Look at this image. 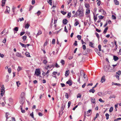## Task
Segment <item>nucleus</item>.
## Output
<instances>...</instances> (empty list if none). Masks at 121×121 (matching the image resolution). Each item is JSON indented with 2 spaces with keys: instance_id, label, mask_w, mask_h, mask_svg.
Masks as SVG:
<instances>
[{
  "instance_id": "1",
  "label": "nucleus",
  "mask_w": 121,
  "mask_h": 121,
  "mask_svg": "<svg viewBox=\"0 0 121 121\" xmlns=\"http://www.w3.org/2000/svg\"><path fill=\"white\" fill-rule=\"evenodd\" d=\"M77 15L79 16L80 17H82L84 15V12L82 10L79 9L77 10L75 14L74 15L75 17H77Z\"/></svg>"
},
{
  "instance_id": "2",
  "label": "nucleus",
  "mask_w": 121,
  "mask_h": 121,
  "mask_svg": "<svg viewBox=\"0 0 121 121\" xmlns=\"http://www.w3.org/2000/svg\"><path fill=\"white\" fill-rule=\"evenodd\" d=\"M110 66L109 65H105L104 67V70L106 71H110L111 70L110 69Z\"/></svg>"
},
{
  "instance_id": "3",
  "label": "nucleus",
  "mask_w": 121,
  "mask_h": 121,
  "mask_svg": "<svg viewBox=\"0 0 121 121\" xmlns=\"http://www.w3.org/2000/svg\"><path fill=\"white\" fill-rule=\"evenodd\" d=\"M35 73L36 75H37V76H39L40 75L41 73L39 69H36L35 72Z\"/></svg>"
},
{
  "instance_id": "4",
  "label": "nucleus",
  "mask_w": 121,
  "mask_h": 121,
  "mask_svg": "<svg viewBox=\"0 0 121 121\" xmlns=\"http://www.w3.org/2000/svg\"><path fill=\"white\" fill-rule=\"evenodd\" d=\"M90 51V49L89 48H87L86 51L84 50L82 52V54L85 55H86Z\"/></svg>"
},
{
  "instance_id": "5",
  "label": "nucleus",
  "mask_w": 121,
  "mask_h": 121,
  "mask_svg": "<svg viewBox=\"0 0 121 121\" xmlns=\"http://www.w3.org/2000/svg\"><path fill=\"white\" fill-rule=\"evenodd\" d=\"M65 106V103H62L61 105V110L60 111V112L59 113V115H60V112H62L64 110Z\"/></svg>"
},
{
  "instance_id": "6",
  "label": "nucleus",
  "mask_w": 121,
  "mask_h": 121,
  "mask_svg": "<svg viewBox=\"0 0 121 121\" xmlns=\"http://www.w3.org/2000/svg\"><path fill=\"white\" fill-rule=\"evenodd\" d=\"M25 98H21V97L20 100V103L22 104V105L23 104H24V102H25Z\"/></svg>"
},
{
  "instance_id": "7",
  "label": "nucleus",
  "mask_w": 121,
  "mask_h": 121,
  "mask_svg": "<svg viewBox=\"0 0 121 121\" xmlns=\"http://www.w3.org/2000/svg\"><path fill=\"white\" fill-rule=\"evenodd\" d=\"M105 76L104 75L101 78V80L100 82L102 83H103V82H105Z\"/></svg>"
},
{
  "instance_id": "8",
  "label": "nucleus",
  "mask_w": 121,
  "mask_h": 121,
  "mask_svg": "<svg viewBox=\"0 0 121 121\" xmlns=\"http://www.w3.org/2000/svg\"><path fill=\"white\" fill-rule=\"evenodd\" d=\"M16 56L17 57L20 58H23L22 56L21 55L20 53L18 52H17L16 54Z\"/></svg>"
},
{
  "instance_id": "9",
  "label": "nucleus",
  "mask_w": 121,
  "mask_h": 121,
  "mask_svg": "<svg viewBox=\"0 0 121 121\" xmlns=\"http://www.w3.org/2000/svg\"><path fill=\"white\" fill-rule=\"evenodd\" d=\"M66 84H68L69 86H71L72 84V81L69 80L66 82Z\"/></svg>"
},
{
  "instance_id": "10",
  "label": "nucleus",
  "mask_w": 121,
  "mask_h": 121,
  "mask_svg": "<svg viewBox=\"0 0 121 121\" xmlns=\"http://www.w3.org/2000/svg\"><path fill=\"white\" fill-rule=\"evenodd\" d=\"M6 7L7 8L6 10L4 12H8V13H9V11H10V8L9 7H8L7 6H6Z\"/></svg>"
},
{
  "instance_id": "11",
  "label": "nucleus",
  "mask_w": 121,
  "mask_h": 121,
  "mask_svg": "<svg viewBox=\"0 0 121 121\" xmlns=\"http://www.w3.org/2000/svg\"><path fill=\"white\" fill-rule=\"evenodd\" d=\"M91 100V102L93 104H94L95 103V99L91 97L90 98Z\"/></svg>"
},
{
  "instance_id": "12",
  "label": "nucleus",
  "mask_w": 121,
  "mask_h": 121,
  "mask_svg": "<svg viewBox=\"0 0 121 121\" xmlns=\"http://www.w3.org/2000/svg\"><path fill=\"white\" fill-rule=\"evenodd\" d=\"M68 22V20L66 19H64L63 20V23L64 24H66Z\"/></svg>"
},
{
  "instance_id": "13",
  "label": "nucleus",
  "mask_w": 121,
  "mask_h": 121,
  "mask_svg": "<svg viewBox=\"0 0 121 121\" xmlns=\"http://www.w3.org/2000/svg\"><path fill=\"white\" fill-rule=\"evenodd\" d=\"M85 7L87 9H89L90 7L89 4L87 3H85Z\"/></svg>"
},
{
  "instance_id": "14",
  "label": "nucleus",
  "mask_w": 121,
  "mask_h": 121,
  "mask_svg": "<svg viewBox=\"0 0 121 121\" xmlns=\"http://www.w3.org/2000/svg\"><path fill=\"white\" fill-rule=\"evenodd\" d=\"M112 85H117L118 86H121V85L119 83H115L113 82H112Z\"/></svg>"
},
{
  "instance_id": "15",
  "label": "nucleus",
  "mask_w": 121,
  "mask_h": 121,
  "mask_svg": "<svg viewBox=\"0 0 121 121\" xmlns=\"http://www.w3.org/2000/svg\"><path fill=\"white\" fill-rule=\"evenodd\" d=\"M113 59L115 61H116L118 59V57L115 56H113Z\"/></svg>"
},
{
  "instance_id": "16",
  "label": "nucleus",
  "mask_w": 121,
  "mask_h": 121,
  "mask_svg": "<svg viewBox=\"0 0 121 121\" xmlns=\"http://www.w3.org/2000/svg\"><path fill=\"white\" fill-rule=\"evenodd\" d=\"M5 92L4 90L3 89L2 90H1V91L0 93V95L2 97V96H3L4 95V92Z\"/></svg>"
},
{
  "instance_id": "17",
  "label": "nucleus",
  "mask_w": 121,
  "mask_h": 121,
  "mask_svg": "<svg viewBox=\"0 0 121 121\" xmlns=\"http://www.w3.org/2000/svg\"><path fill=\"white\" fill-rule=\"evenodd\" d=\"M108 29V27H106L104 29V31L103 32V33L104 34H105L106 33L107 30Z\"/></svg>"
},
{
  "instance_id": "18",
  "label": "nucleus",
  "mask_w": 121,
  "mask_h": 121,
  "mask_svg": "<svg viewBox=\"0 0 121 121\" xmlns=\"http://www.w3.org/2000/svg\"><path fill=\"white\" fill-rule=\"evenodd\" d=\"M114 1L116 5H118L119 4V2L117 0H114Z\"/></svg>"
},
{
  "instance_id": "19",
  "label": "nucleus",
  "mask_w": 121,
  "mask_h": 121,
  "mask_svg": "<svg viewBox=\"0 0 121 121\" xmlns=\"http://www.w3.org/2000/svg\"><path fill=\"white\" fill-rule=\"evenodd\" d=\"M47 1L48 3H49L50 5L52 6V0H47Z\"/></svg>"
},
{
  "instance_id": "20",
  "label": "nucleus",
  "mask_w": 121,
  "mask_h": 121,
  "mask_svg": "<svg viewBox=\"0 0 121 121\" xmlns=\"http://www.w3.org/2000/svg\"><path fill=\"white\" fill-rule=\"evenodd\" d=\"M69 70H67L66 71L65 73V76L67 77L69 75Z\"/></svg>"
},
{
  "instance_id": "21",
  "label": "nucleus",
  "mask_w": 121,
  "mask_h": 121,
  "mask_svg": "<svg viewBox=\"0 0 121 121\" xmlns=\"http://www.w3.org/2000/svg\"><path fill=\"white\" fill-rule=\"evenodd\" d=\"M42 33V31L40 30H39L38 31V33L36 35V36L37 37L38 35H40Z\"/></svg>"
},
{
  "instance_id": "22",
  "label": "nucleus",
  "mask_w": 121,
  "mask_h": 121,
  "mask_svg": "<svg viewBox=\"0 0 121 121\" xmlns=\"http://www.w3.org/2000/svg\"><path fill=\"white\" fill-rule=\"evenodd\" d=\"M29 26V24L28 23H27L26 24V25L25 26V28L28 29V28Z\"/></svg>"
},
{
  "instance_id": "23",
  "label": "nucleus",
  "mask_w": 121,
  "mask_h": 121,
  "mask_svg": "<svg viewBox=\"0 0 121 121\" xmlns=\"http://www.w3.org/2000/svg\"><path fill=\"white\" fill-rule=\"evenodd\" d=\"M89 91L90 92H92L93 93H94L95 91L94 89L92 88V89H90Z\"/></svg>"
},
{
  "instance_id": "24",
  "label": "nucleus",
  "mask_w": 121,
  "mask_h": 121,
  "mask_svg": "<svg viewBox=\"0 0 121 121\" xmlns=\"http://www.w3.org/2000/svg\"><path fill=\"white\" fill-rule=\"evenodd\" d=\"M25 54L26 56L28 57H30V53L28 52H26L25 53Z\"/></svg>"
},
{
  "instance_id": "25",
  "label": "nucleus",
  "mask_w": 121,
  "mask_h": 121,
  "mask_svg": "<svg viewBox=\"0 0 121 121\" xmlns=\"http://www.w3.org/2000/svg\"><path fill=\"white\" fill-rule=\"evenodd\" d=\"M25 95V93L23 92H22L21 93V98H25L24 97Z\"/></svg>"
},
{
  "instance_id": "26",
  "label": "nucleus",
  "mask_w": 121,
  "mask_h": 121,
  "mask_svg": "<svg viewBox=\"0 0 121 121\" xmlns=\"http://www.w3.org/2000/svg\"><path fill=\"white\" fill-rule=\"evenodd\" d=\"M93 44H94V43H93L92 42H89V46L92 48H94V47L93 46Z\"/></svg>"
},
{
  "instance_id": "27",
  "label": "nucleus",
  "mask_w": 121,
  "mask_h": 121,
  "mask_svg": "<svg viewBox=\"0 0 121 121\" xmlns=\"http://www.w3.org/2000/svg\"><path fill=\"white\" fill-rule=\"evenodd\" d=\"M19 43L22 47H24L25 48H26V45H25V44L20 42Z\"/></svg>"
},
{
  "instance_id": "28",
  "label": "nucleus",
  "mask_w": 121,
  "mask_h": 121,
  "mask_svg": "<svg viewBox=\"0 0 121 121\" xmlns=\"http://www.w3.org/2000/svg\"><path fill=\"white\" fill-rule=\"evenodd\" d=\"M77 37L78 38V39L79 40H81L82 38L81 36L79 35H77Z\"/></svg>"
},
{
  "instance_id": "29",
  "label": "nucleus",
  "mask_w": 121,
  "mask_h": 121,
  "mask_svg": "<svg viewBox=\"0 0 121 121\" xmlns=\"http://www.w3.org/2000/svg\"><path fill=\"white\" fill-rule=\"evenodd\" d=\"M105 116L106 117V119L107 120H108V119L109 116V115L108 114V113H106L105 115Z\"/></svg>"
},
{
  "instance_id": "30",
  "label": "nucleus",
  "mask_w": 121,
  "mask_h": 121,
  "mask_svg": "<svg viewBox=\"0 0 121 121\" xmlns=\"http://www.w3.org/2000/svg\"><path fill=\"white\" fill-rule=\"evenodd\" d=\"M95 35H96V36L97 37L98 39L99 40V34L97 32L95 33Z\"/></svg>"
},
{
  "instance_id": "31",
  "label": "nucleus",
  "mask_w": 121,
  "mask_h": 121,
  "mask_svg": "<svg viewBox=\"0 0 121 121\" xmlns=\"http://www.w3.org/2000/svg\"><path fill=\"white\" fill-rule=\"evenodd\" d=\"M26 38H27L26 36H24L22 37V39H23V41H25L26 40Z\"/></svg>"
},
{
  "instance_id": "32",
  "label": "nucleus",
  "mask_w": 121,
  "mask_h": 121,
  "mask_svg": "<svg viewBox=\"0 0 121 121\" xmlns=\"http://www.w3.org/2000/svg\"><path fill=\"white\" fill-rule=\"evenodd\" d=\"M113 108L112 107H111V108H110L109 110V112H112L113 111Z\"/></svg>"
},
{
  "instance_id": "33",
  "label": "nucleus",
  "mask_w": 121,
  "mask_h": 121,
  "mask_svg": "<svg viewBox=\"0 0 121 121\" xmlns=\"http://www.w3.org/2000/svg\"><path fill=\"white\" fill-rule=\"evenodd\" d=\"M116 73L119 75H120L121 74V71L120 70H119Z\"/></svg>"
},
{
  "instance_id": "34",
  "label": "nucleus",
  "mask_w": 121,
  "mask_h": 121,
  "mask_svg": "<svg viewBox=\"0 0 121 121\" xmlns=\"http://www.w3.org/2000/svg\"><path fill=\"white\" fill-rule=\"evenodd\" d=\"M9 115V113H8V112H7L6 114V115H5V117H6V121H7V119L8 118V115Z\"/></svg>"
},
{
  "instance_id": "35",
  "label": "nucleus",
  "mask_w": 121,
  "mask_h": 121,
  "mask_svg": "<svg viewBox=\"0 0 121 121\" xmlns=\"http://www.w3.org/2000/svg\"><path fill=\"white\" fill-rule=\"evenodd\" d=\"M79 23L78 21H76L74 24V26H77L79 24Z\"/></svg>"
},
{
  "instance_id": "36",
  "label": "nucleus",
  "mask_w": 121,
  "mask_h": 121,
  "mask_svg": "<svg viewBox=\"0 0 121 121\" xmlns=\"http://www.w3.org/2000/svg\"><path fill=\"white\" fill-rule=\"evenodd\" d=\"M120 120H121V118H119L115 119L114 121H118Z\"/></svg>"
},
{
  "instance_id": "37",
  "label": "nucleus",
  "mask_w": 121,
  "mask_h": 121,
  "mask_svg": "<svg viewBox=\"0 0 121 121\" xmlns=\"http://www.w3.org/2000/svg\"><path fill=\"white\" fill-rule=\"evenodd\" d=\"M71 13L70 12L68 13L67 17L68 18H70L71 17Z\"/></svg>"
},
{
  "instance_id": "38",
  "label": "nucleus",
  "mask_w": 121,
  "mask_h": 121,
  "mask_svg": "<svg viewBox=\"0 0 121 121\" xmlns=\"http://www.w3.org/2000/svg\"><path fill=\"white\" fill-rule=\"evenodd\" d=\"M18 27H15L14 29V30L15 31H17L18 30Z\"/></svg>"
},
{
  "instance_id": "39",
  "label": "nucleus",
  "mask_w": 121,
  "mask_h": 121,
  "mask_svg": "<svg viewBox=\"0 0 121 121\" xmlns=\"http://www.w3.org/2000/svg\"><path fill=\"white\" fill-rule=\"evenodd\" d=\"M61 63L62 65H63L65 64V61L63 60H61Z\"/></svg>"
},
{
  "instance_id": "40",
  "label": "nucleus",
  "mask_w": 121,
  "mask_h": 121,
  "mask_svg": "<svg viewBox=\"0 0 121 121\" xmlns=\"http://www.w3.org/2000/svg\"><path fill=\"white\" fill-rule=\"evenodd\" d=\"M52 44H54L55 43V40L54 39H53L52 41Z\"/></svg>"
},
{
  "instance_id": "41",
  "label": "nucleus",
  "mask_w": 121,
  "mask_h": 121,
  "mask_svg": "<svg viewBox=\"0 0 121 121\" xmlns=\"http://www.w3.org/2000/svg\"><path fill=\"white\" fill-rule=\"evenodd\" d=\"M98 1V2L97 3V4L98 6H99L101 4V2L100 0H97V1Z\"/></svg>"
},
{
  "instance_id": "42",
  "label": "nucleus",
  "mask_w": 121,
  "mask_h": 121,
  "mask_svg": "<svg viewBox=\"0 0 121 121\" xmlns=\"http://www.w3.org/2000/svg\"><path fill=\"white\" fill-rule=\"evenodd\" d=\"M98 48L99 51H101V46L99 44V45Z\"/></svg>"
},
{
  "instance_id": "43",
  "label": "nucleus",
  "mask_w": 121,
  "mask_h": 121,
  "mask_svg": "<svg viewBox=\"0 0 121 121\" xmlns=\"http://www.w3.org/2000/svg\"><path fill=\"white\" fill-rule=\"evenodd\" d=\"M98 17L99 19H102L104 17V16H102V15H100L98 16Z\"/></svg>"
},
{
  "instance_id": "44",
  "label": "nucleus",
  "mask_w": 121,
  "mask_h": 121,
  "mask_svg": "<svg viewBox=\"0 0 121 121\" xmlns=\"http://www.w3.org/2000/svg\"><path fill=\"white\" fill-rule=\"evenodd\" d=\"M94 19L95 21H96L97 19V17L96 16H95L94 14Z\"/></svg>"
},
{
  "instance_id": "45",
  "label": "nucleus",
  "mask_w": 121,
  "mask_h": 121,
  "mask_svg": "<svg viewBox=\"0 0 121 121\" xmlns=\"http://www.w3.org/2000/svg\"><path fill=\"white\" fill-rule=\"evenodd\" d=\"M61 13L63 15H65L66 13V12H65L64 11H61Z\"/></svg>"
},
{
  "instance_id": "46",
  "label": "nucleus",
  "mask_w": 121,
  "mask_h": 121,
  "mask_svg": "<svg viewBox=\"0 0 121 121\" xmlns=\"http://www.w3.org/2000/svg\"><path fill=\"white\" fill-rule=\"evenodd\" d=\"M22 70V68L19 66H18L17 70L18 71H19L20 70Z\"/></svg>"
},
{
  "instance_id": "47",
  "label": "nucleus",
  "mask_w": 121,
  "mask_h": 121,
  "mask_svg": "<svg viewBox=\"0 0 121 121\" xmlns=\"http://www.w3.org/2000/svg\"><path fill=\"white\" fill-rule=\"evenodd\" d=\"M112 19L115 20L116 19V17L114 15H112Z\"/></svg>"
},
{
  "instance_id": "48",
  "label": "nucleus",
  "mask_w": 121,
  "mask_h": 121,
  "mask_svg": "<svg viewBox=\"0 0 121 121\" xmlns=\"http://www.w3.org/2000/svg\"><path fill=\"white\" fill-rule=\"evenodd\" d=\"M99 101L101 103H104V101L101 98H100L99 99Z\"/></svg>"
},
{
  "instance_id": "49",
  "label": "nucleus",
  "mask_w": 121,
  "mask_h": 121,
  "mask_svg": "<svg viewBox=\"0 0 121 121\" xmlns=\"http://www.w3.org/2000/svg\"><path fill=\"white\" fill-rule=\"evenodd\" d=\"M43 63L45 65H46L47 63V61L46 60H44L43 61Z\"/></svg>"
},
{
  "instance_id": "50",
  "label": "nucleus",
  "mask_w": 121,
  "mask_h": 121,
  "mask_svg": "<svg viewBox=\"0 0 121 121\" xmlns=\"http://www.w3.org/2000/svg\"><path fill=\"white\" fill-rule=\"evenodd\" d=\"M30 116L32 117V118H34L33 112L30 114Z\"/></svg>"
},
{
  "instance_id": "51",
  "label": "nucleus",
  "mask_w": 121,
  "mask_h": 121,
  "mask_svg": "<svg viewBox=\"0 0 121 121\" xmlns=\"http://www.w3.org/2000/svg\"><path fill=\"white\" fill-rule=\"evenodd\" d=\"M78 82H79V83H80V76H78Z\"/></svg>"
},
{
  "instance_id": "52",
  "label": "nucleus",
  "mask_w": 121,
  "mask_h": 121,
  "mask_svg": "<svg viewBox=\"0 0 121 121\" xmlns=\"http://www.w3.org/2000/svg\"><path fill=\"white\" fill-rule=\"evenodd\" d=\"M65 96L66 98H67V99L68 98L69 95H68V93H65Z\"/></svg>"
},
{
  "instance_id": "53",
  "label": "nucleus",
  "mask_w": 121,
  "mask_h": 121,
  "mask_svg": "<svg viewBox=\"0 0 121 121\" xmlns=\"http://www.w3.org/2000/svg\"><path fill=\"white\" fill-rule=\"evenodd\" d=\"M96 30L98 32H101V30H99L97 28H96Z\"/></svg>"
},
{
  "instance_id": "54",
  "label": "nucleus",
  "mask_w": 121,
  "mask_h": 121,
  "mask_svg": "<svg viewBox=\"0 0 121 121\" xmlns=\"http://www.w3.org/2000/svg\"><path fill=\"white\" fill-rule=\"evenodd\" d=\"M71 104V102L70 101H69L68 103V108L69 107L70 105V104Z\"/></svg>"
},
{
  "instance_id": "55",
  "label": "nucleus",
  "mask_w": 121,
  "mask_h": 121,
  "mask_svg": "<svg viewBox=\"0 0 121 121\" xmlns=\"http://www.w3.org/2000/svg\"><path fill=\"white\" fill-rule=\"evenodd\" d=\"M82 48L84 50L86 49V46L84 44L82 45Z\"/></svg>"
},
{
  "instance_id": "56",
  "label": "nucleus",
  "mask_w": 121,
  "mask_h": 121,
  "mask_svg": "<svg viewBox=\"0 0 121 121\" xmlns=\"http://www.w3.org/2000/svg\"><path fill=\"white\" fill-rule=\"evenodd\" d=\"M11 71V69L10 68H9L8 70V71L9 73H10Z\"/></svg>"
},
{
  "instance_id": "57",
  "label": "nucleus",
  "mask_w": 121,
  "mask_h": 121,
  "mask_svg": "<svg viewBox=\"0 0 121 121\" xmlns=\"http://www.w3.org/2000/svg\"><path fill=\"white\" fill-rule=\"evenodd\" d=\"M6 1V0H2V3L4 4H5V2Z\"/></svg>"
},
{
  "instance_id": "58",
  "label": "nucleus",
  "mask_w": 121,
  "mask_h": 121,
  "mask_svg": "<svg viewBox=\"0 0 121 121\" xmlns=\"http://www.w3.org/2000/svg\"><path fill=\"white\" fill-rule=\"evenodd\" d=\"M25 33V32L24 31H23L22 32H21L20 33V35L21 36H22Z\"/></svg>"
},
{
  "instance_id": "59",
  "label": "nucleus",
  "mask_w": 121,
  "mask_h": 121,
  "mask_svg": "<svg viewBox=\"0 0 121 121\" xmlns=\"http://www.w3.org/2000/svg\"><path fill=\"white\" fill-rule=\"evenodd\" d=\"M73 45L75 46H77V45L78 44L77 43V41H75V42L74 43Z\"/></svg>"
},
{
  "instance_id": "60",
  "label": "nucleus",
  "mask_w": 121,
  "mask_h": 121,
  "mask_svg": "<svg viewBox=\"0 0 121 121\" xmlns=\"http://www.w3.org/2000/svg\"><path fill=\"white\" fill-rule=\"evenodd\" d=\"M55 66L56 68H58L60 67V66L57 63H56L55 65Z\"/></svg>"
},
{
  "instance_id": "61",
  "label": "nucleus",
  "mask_w": 121,
  "mask_h": 121,
  "mask_svg": "<svg viewBox=\"0 0 121 121\" xmlns=\"http://www.w3.org/2000/svg\"><path fill=\"white\" fill-rule=\"evenodd\" d=\"M60 84L62 87H64L65 86V85L63 83H61Z\"/></svg>"
},
{
  "instance_id": "62",
  "label": "nucleus",
  "mask_w": 121,
  "mask_h": 121,
  "mask_svg": "<svg viewBox=\"0 0 121 121\" xmlns=\"http://www.w3.org/2000/svg\"><path fill=\"white\" fill-rule=\"evenodd\" d=\"M81 96V95L80 94H79L78 95H77V98H80Z\"/></svg>"
},
{
  "instance_id": "63",
  "label": "nucleus",
  "mask_w": 121,
  "mask_h": 121,
  "mask_svg": "<svg viewBox=\"0 0 121 121\" xmlns=\"http://www.w3.org/2000/svg\"><path fill=\"white\" fill-rule=\"evenodd\" d=\"M16 83L17 85V86H19V85H20V83L19 82H17Z\"/></svg>"
},
{
  "instance_id": "64",
  "label": "nucleus",
  "mask_w": 121,
  "mask_h": 121,
  "mask_svg": "<svg viewBox=\"0 0 121 121\" xmlns=\"http://www.w3.org/2000/svg\"><path fill=\"white\" fill-rule=\"evenodd\" d=\"M31 2L32 4V5L34 4L35 2V0H32Z\"/></svg>"
}]
</instances>
